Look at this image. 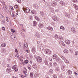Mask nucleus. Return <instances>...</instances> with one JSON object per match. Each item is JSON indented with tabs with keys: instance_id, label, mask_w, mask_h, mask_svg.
Listing matches in <instances>:
<instances>
[{
	"instance_id": "f257e3e1",
	"label": "nucleus",
	"mask_w": 78,
	"mask_h": 78,
	"mask_svg": "<svg viewBox=\"0 0 78 78\" xmlns=\"http://www.w3.org/2000/svg\"><path fill=\"white\" fill-rule=\"evenodd\" d=\"M37 59V62H42V59L41 58V57L40 56H38L36 58Z\"/></svg>"
},
{
	"instance_id": "f03ea898",
	"label": "nucleus",
	"mask_w": 78,
	"mask_h": 78,
	"mask_svg": "<svg viewBox=\"0 0 78 78\" xmlns=\"http://www.w3.org/2000/svg\"><path fill=\"white\" fill-rule=\"evenodd\" d=\"M23 10L27 13H28L30 12V9L28 8H23Z\"/></svg>"
},
{
	"instance_id": "7ed1b4c3",
	"label": "nucleus",
	"mask_w": 78,
	"mask_h": 78,
	"mask_svg": "<svg viewBox=\"0 0 78 78\" xmlns=\"http://www.w3.org/2000/svg\"><path fill=\"white\" fill-rule=\"evenodd\" d=\"M52 19L53 20L56 21V22H57L58 20V17H57L56 16H53Z\"/></svg>"
},
{
	"instance_id": "20e7f679",
	"label": "nucleus",
	"mask_w": 78,
	"mask_h": 78,
	"mask_svg": "<svg viewBox=\"0 0 78 78\" xmlns=\"http://www.w3.org/2000/svg\"><path fill=\"white\" fill-rule=\"evenodd\" d=\"M12 69H14V70H15L16 72H17V70H18L17 65L14 66L12 67Z\"/></svg>"
},
{
	"instance_id": "39448f33",
	"label": "nucleus",
	"mask_w": 78,
	"mask_h": 78,
	"mask_svg": "<svg viewBox=\"0 0 78 78\" xmlns=\"http://www.w3.org/2000/svg\"><path fill=\"white\" fill-rule=\"evenodd\" d=\"M51 51L49 49H47L45 51V53L47 55H50L51 53Z\"/></svg>"
},
{
	"instance_id": "423d86ee",
	"label": "nucleus",
	"mask_w": 78,
	"mask_h": 78,
	"mask_svg": "<svg viewBox=\"0 0 78 78\" xmlns=\"http://www.w3.org/2000/svg\"><path fill=\"white\" fill-rule=\"evenodd\" d=\"M57 5V3L55 1H53L51 2V5L52 6H56Z\"/></svg>"
},
{
	"instance_id": "0eeeda50",
	"label": "nucleus",
	"mask_w": 78,
	"mask_h": 78,
	"mask_svg": "<svg viewBox=\"0 0 78 78\" xmlns=\"http://www.w3.org/2000/svg\"><path fill=\"white\" fill-rule=\"evenodd\" d=\"M31 51L34 54L36 52V48L34 47H33L31 50Z\"/></svg>"
},
{
	"instance_id": "6e6552de",
	"label": "nucleus",
	"mask_w": 78,
	"mask_h": 78,
	"mask_svg": "<svg viewBox=\"0 0 78 78\" xmlns=\"http://www.w3.org/2000/svg\"><path fill=\"white\" fill-rule=\"evenodd\" d=\"M66 42L67 45H70V41L67 40H66Z\"/></svg>"
},
{
	"instance_id": "1a4fd4ad",
	"label": "nucleus",
	"mask_w": 78,
	"mask_h": 78,
	"mask_svg": "<svg viewBox=\"0 0 78 78\" xmlns=\"http://www.w3.org/2000/svg\"><path fill=\"white\" fill-rule=\"evenodd\" d=\"M44 62L45 63V64L47 66L48 64V60L47 59H45L44 61Z\"/></svg>"
},
{
	"instance_id": "9d476101",
	"label": "nucleus",
	"mask_w": 78,
	"mask_h": 78,
	"mask_svg": "<svg viewBox=\"0 0 78 78\" xmlns=\"http://www.w3.org/2000/svg\"><path fill=\"white\" fill-rule=\"evenodd\" d=\"M35 36L38 38H39V37H40V34H39L37 32L35 33Z\"/></svg>"
},
{
	"instance_id": "9b49d317",
	"label": "nucleus",
	"mask_w": 78,
	"mask_h": 78,
	"mask_svg": "<svg viewBox=\"0 0 78 78\" xmlns=\"http://www.w3.org/2000/svg\"><path fill=\"white\" fill-rule=\"evenodd\" d=\"M59 44L60 45H63V46H65V44H64V42L62 41H60L59 42Z\"/></svg>"
},
{
	"instance_id": "f8f14e48",
	"label": "nucleus",
	"mask_w": 78,
	"mask_h": 78,
	"mask_svg": "<svg viewBox=\"0 0 78 78\" xmlns=\"http://www.w3.org/2000/svg\"><path fill=\"white\" fill-rule=\"evenodd\" d=\"M53 66L54 67H56L58 65V63L56 62H55L53 63Z\"/></svg>"
},
{
	"instance_id": "ddd939ff",
	"label": "nucleus",
	"mask_w": 78,
	"mask_h": 78,
	"mask_svg": "<svg viewBox=\"0 0 78 78\" xmlns=\"http://www.w3.org/2000/svg\"><path fill=\"white\" fill-rule=\"evenodd\" d=\"M49 74H53V70L51 69H50L49 71Z\"/></svg>"
},
{
	"instance_id": "4468645a",
	"label": "nucleus",
	"mask_w": 78,
	"mask_h": 78,
	"mask_svg": "<svg viewBox=\"0 0 78 78\" xmlns=\"http://www.w3.org/2000/svg\"><path fill=\"white\" fill-rule=\"evenodd\" d=\"M60 3L62 6L65 5V2H64L63 1H61L60 2Z\"/></svg>"
},
{
	"instance_id": "2eb2a0df",
	"label": "nucleus",
	"mask_w": 78,
	"mask_h": 78,
	"mask_svg": "<svg viewBox=\"0 0 78 78\" xmlns=\"http://www.w3.org/2000/svg\"><path fill=\"white\" fill-rule=\"evenodd\" d=\"M65 16L66 17H68V18L70 17V14L69 13H66L65 14Z\"/></svg>"
},
{
	"instance_id": "dca6fc26",
	"label": "nucleus",
	"mask_w": 78,
	"mask_h": 78,
	"mask_svg": "<svg viewBox=\"0 0 78 78\" xmlns=\"http://www.w3.org/2000/svg\"><path fill=\"white\" fill-rule=\"evenodd\" d=\"M6 71L7 72H8V73H9L11 72V69H10L9 68H8L6 69Z\"/></svg>"
},
{
	"instance_id": "f3484780",
	"label": "nucleus",
	"mask_w": 78,
	"mask_h": 78,
	"mask_svg": "<svg viewBox=\"0 0 78 78\" xmlns=\"http://www.w3.org/2000/svg\"><path fill=\"white\" fill-rule=\"evenodd\" d=\"M71 31L72 32H73V33H76L75 29V28L73 27L71 28Z\"/></svg>"
},
{
	"instance_id": "a211bd4d",
	"label": "nucleus",
	"mask_w": 78,
	"mask_h": 78,
	"mask_svg": "<svg viewBox=\"0 0 78 78\" xmlns=\"http://www.w3.org/2000/svg\"><path fill=\"white\" fill-rule=\"evenodd\" d=\"M73 6L75 8V9L76 10H77L78 9V5H76L75 4H74L73 5Z\"/></svg>"
},
{
	"instance_id": "6ab92c4d",
	"label": "nucleus",
	"mask_w": 78,
	"mask_h": 78,
	"mask_svg": "<svg viewBox=\"0 0 78 78\" xmlns=\"http://www.w3.org/2000/svg\"><path fill=\"white\" fill-rule=\"evenodd\" d=\"M47 29H48V30H50L51 31H53V28L51 27H48Z\"/></svg>"
},
{
	"instance_id": "aec40b11",
	"label": "nucleus",
	"mask_w": 78,
	"mask_h": 78,
	"mask_svg": "<svg viewBox=\"0 0 78 78\" xmlns=\"http://www.w3.org/2000/svg\"><path fill=\"white\" fill-rule=\"evenodd\" d=\"M56 61L57 62H61V59L59 58H57Z\"/></svg>"
},
{
	"instance_id": "412c9836",
	"label": "nucleus",
	"mask_w": 78,
	"mask_h": 78,
	"mask_svg": "<svg viewBox=\"0 0 78 78\" xmlns=\"http://www.w3.org/2000/svg\"><path fill=\"white\" fill-rule=\"evenodd\" d=\"M6 43H2L1 44V46L2 47H6Z\"/></svg>"
},
{
	"instance_id": "4be33fe9",
	"label": "nucleus",
	"mask_w": 78,
	"mask_h": 78,
	"mask_svg": "<svg viewBox=\"0 0 78 78\" xmlns=\"http://www.w3.org/2000/svg\"><path fill=\"white\" fill-rule=\"evenodd\" d=\"M33 68L34 69H36L37 68V65L36 64H34L33 65Z\"/></svg>"
},
{
	"instance_id": "5701e85b",
	"label": "nucleus",
	"mask_w": 78,
	"mask_h": 78,
	"mask_svg": "<svg viewBox=\"0 0 78 78\" xmlns=\"http://www.w3.org/2000/svg\"><path fill=\"white\" fill-rule=\"evenodd\" d=\"M38 27H39L40 28H43L44 27V25L42 24H39L38 25Z\"/></svg>"
},
{
	"instance_id": "b1692460",
	"label": "nucleus",
	"mask_w": 78,
	"mask_h": 78,
	"mask_svg": "<svg viewBox=\"0 0 78 78\" xmlns=\"http://www.w3.org/2000/svg\"><path fill=\"white\" fill-rule=\"evenodd\" d=\"M31 12L33 14H36V11H34V10H31Z\"/></svg>"
},
{
	"instance_id": "393cba45",
	"label": "nucleus",
	"mask_w": 78,
	"mask_h": 78,
	"mask_svg": "<svg viewBox=\"0 0 78 78\" xmlns=\"http://www.w3.org/2000/svg\"><path fill=\"white\" fill-rule=\"evenodd\" d=\"M39 47H40V48L41 49V50L42 51H44V48L42 47V45H41L40 47L39 46Z\"/></svg>"
},
{
	"instance_id": "a878e982",
	"label": "nucleus",
	"mask_w": 78,
	"mask_h": 78,
	"mask_svg": "<svg viewBox=\"0 0 78 78\" xmlns=\"http://www.w3.org/2000/svg\"><path fill=\"white\" fill-rule=\"evenodd\" d=\"M40 14L42 16H44V12L42 11H40Z\"/></svg>"
},
{
	"instance_id": "bb28decb",
	"label": "nucleus",
	"mask_w": 78,
	"mask_h": 78,
	"mask_svg": "<svg viewBox=\"0 0 78 78\" xmlns=\"http://www.w3.org/2000/svg\"><path fill=\"white\" fill-rule=\"evenodd\" d=\"M56 58H57V55L54 54L53 56V59H56Z\"/></svg>"
},
{
	"instance_id": "cd10ccee",
	"label": "nucleus",
	"mask_w": 78,
	"mask_h": 78,
	"mask_svg": "<svg viewBox=\"0 0 78 78\" xmlns=\"http://www.w3.org/2000/svg\"><path fill=\"white\" fill-rule=\"evenodd\" d=\"M37 25V22L36 21H33V26H36Z\"/></svg>"
},
{
	"instance_id": "c85d7f7f",
	"label": "nucleus",
	"mask_w": 78,
	"mask_h": 78,
	"mask_svg": "<svg viewBox=\"0 0 78 78\" xmlns=\"http://www.w3.org/2000/svg\"><path fill=\"white\" fill-rule=\"evenodd\" d=\"M63 52L64 53H69V51L66 49H65L63 51Z\"/></svg>"
},
{
	"instance_id": "c756f323",
	"label": "nucleus",
	"mask_w": 78,
	"mask_h": 78,
	"mask_svg": "<svg viewBox=\"0 0 78 78\" xmlns=\"http://www.w3.org/2000/svg\"><path fill=\"white\" fill-rule=\"evenodd\" d=\"M35 19L36 20H37L38 21V22L40 21V19L37 17V16H36V17H35Z\"/></svg>"
},
{
	"instance_id": "7c9ffc66",
	"label": "nucleus",
	"mask_w": 78,
	"mask_h": 78,
	"mask_svg": "<svg viewBox=\"0 0 78 78\" xmlns=\"http://www.w3.org/2000/svg\"><path fill=\"white\" fill-rule=\"evenodd\" d=\"M68 75H71L72 74V71L69 70L68 71Z\"/></svg>"
},
{
	"instance_id": "2f4dec72",
	"label": "nucleus",
	"mask_w": 78,
	"mask_h": 78,
	"mask_svg": "<svg viewBox=\"0 0 78 78\" xmlns=\"http://www.w3.org/2000/svg\"><path fill=\"white\" fill-rule=\"evenodd\" d=\"M55 70L56 71H59V67H56L55 68Z\"/></svg>"
},
{
	"instance_id": "473e14b6",
	"label": "nucleus",
	"mask_w": 78,
	"mask_h": 78,
	"mask_svg": "<svg viewBox=\"0 0 78 78\" xmlns=\"http://www.w3.org/2000/svg\"><path fill=\"white\" fill-rule=\"evenodd\" d=\"M11 16L12 17H15V15H14V12H13L12 13V14H11Z\"/></svg>"
},
{
	"instance_id": "72a5a7b5",
	"label": "nucleus",
	"mask_w": 78,
	"mask_h": 78,
	"mask_svg": "<svg viewBox=\"0 0 78 78\" xmlns=\"http://www.w3.org/2000/svg\"><path fill=\"white\" fill-rule=\"evenodd\" d=\"M49 10L52 12H54V10H53V9L51 8H50L49 9Z\"/></svg>"
},
{
	"instance_id": "f704fd0d",
	"label": "nucleus",
	"mask_w": 78,
	"mask_h": 78,
	"mask_svg": "<svg viewBox=\"0 0 78 78\" xmlns=\"http://www.w3.org/2000/svg\"><path fill=\"white\" fill-rule=\"evenodd\" d=\"M60 29L64 30H65V28L63 26H61L60 27Z\"/></svg>"
},
{
	"instance_id": "c9c22d12",
	"label": "nucleus",
	"mask_w": 78,
	"mask_h": 78,
	"mask_svg": "<svg viewBox=\"0 0 78 78\" xmlns=\"http://www.w3.org/2000/svg\"><path fill=\"white\" fill-rule=\"evenodd\" d=\"M59 39L60 40V41H63V40H64V38H63V37H60V38Z\"/></svg>"
},
{
	"instance_id": "e433bc0d",
	"label": "nucleus",
	"mask_w": 78,
	"mask_h": 78,
	"mask_svg": "<svg viewBox=\"0 0 78 78\" xmlns=\"http://www.w3.org/2000/svg\"><path fill=\"white\" fill-rule=\"evenodd\" d=\"M35 7L36 8V9H38L39 8V6L37 5H35Z\"/></svg>"
},
{
	"instance_id": "4c0bfd02",
	"label": "nucleus",
	"mask_w": 78,
	"mask_h": 78,
	"mask_svg": "<svg viewBox=\"0 0 78 78\" xmlns=\"http://www.w3.org/2000/svg\"><path fill=\"white\" fill-rule=\"evenodd\" d=\"M73 1L74 3H78V0H73Z\"/></svg>"
},
{
	"instance_id": "58836bf2",
	"label": "nucleus",
	"mask_w": 78,
	"mask_h": 78,
	"mask_svg": "<svg viewBox=\"0 0 78 78\" xmlns=\"http://www.w3.org/2000/svg\"><path fill=\"white\" fill-rule=\"evenodd\" d=\"M65 23L66 24H68V23H69V21L68 20H66L65 21Z\"/></svg>"
},
{
	"instance_id": "ea45409f",
	"label": "nucleus",
	"mask_w": 78,
	"mask_h": 78,
	"mask_svg": "<svg viewBox=\"0 0 78 78\" xmlns=\"http://www.w3.org/2000/svg\"><path fill=\"white\" fill-rule=\"evenodd\" d=\"M30 76L31 78H33V74L32 73H30Z\"/></svg>"
},
{
	"instance_id": "a19ab883",
	"label": "nucleus",
	"mask_w": 78,
	"mask_h": 78,
	"mask_svg": "<svg viewBox=\"0 0 78 78\" xmlns=\"http://www.w3.org/2000/svg\"><path fill=\"white\" fill-rule=\"evenodd\" d=\"M5 3H4V5H3V7L4 8V9H5V8H6L7 7V6L6 5H5Z\"/></svg>"
},
{
	"instance_id": "79ce46f5",
	"label": "nucleus",
	"mask_w": 78,
	"mask_h": 78,
	"mask_svg": "<svg viewBox=\"0 0 78 78\" xmlns=\"http://www.w3.org/2000/svg\"><path fill=\"white\" fill-rule=\"evenodd\" d=\"M61 58H62V59L64 60H64H65L66 59V58H65V57H64L62 56H61Z\"/></svg>"
},
{
	"instance_id": "37998d69",
	"label": "nucleus",
	"mask_w": 78,
	"mask_h": 78,
	"mask_svg": "<svg viewBox=\"0 0 78 78\" xmlns=\"http://www.w3.org/2000/svg\"><path fill=\"white\" fill-rule=\"evenodd\" d=\"M49 64L50 65V66L51 67H53V64H52V63L51 62H50Z\"/></svg>"
},
{
	"instance_id": "c03bdc74",
	"label": "nucleus",
	"mask_w": 78,
	"mask_h": 78,
	"mask_svg": "<svg viewBox=\"0 0 78 78\" xmlns=\"http://www.w3.org/2000/svg\"><path fill=\"white\" fill-rule=\"evenodd\" d=\"M24 47L26 48H27V47H28V45H27V43L24 44Z\"/></svg>"
},
{
	"instance_id": "a18cd8bd",
	"label": "nucleus",
	"mask_w": 78,
	"mask_h": 78,
	"mask_svg": "<svg viewBox=\"0 0 78 78\" xmlns=\"http://www.w3.org/2000/svg\"><path fill=\"white\" fill-rule=\"evenodd\" d=\"M2 53H5L6 52V50L4 49H2Z\"/></svg>"
},
{
	"instance_id": "49530a36",
	"label": "nucleus",
	"mask_w": 78,
	"mask_h": 78,
	"mask_svg": "<svg viewBox=\"0 0 78 78\" xmlns=\"http://www.w3.org/2000/svg\"><path fill=\"white\" fill-rule=\"evenodd\" d=\"M75 55H78V51H76L75 52Z\"/></svg>"
},
{
	"instance_id": "de8ad7c7",
	"label": "nucleus",
	"mask_w": 78,
	"mask_h": 78,
	"mask_svg": "<svg viewBox=\"0 0 78 78\" xmlns=\"http://www.w3.org/2000/svg\"><path fill=\"white\" fill-rule=\"evenodd\" d=\"M65 62H66V63H67L68 64V63H69V61H67V60H66V59H65V60H64Z\"/></svg>"
},
{
	"instance_id": "09e8293b",
	"label": "nucleus",
	"mask_w": 78,
	"mask_h": 78,
	"mask_svg": "<svg viewBox=\"0 0 78 78\" xmlns=\"http://www.w3.org/2000/svg\"><path fill=\"white\" fill-rule=\"evenodd\" d=\"M6 9V10L5 11H6V12H9V11H10V9H7V8Z\"/></svg>"
},
{
	"instance_id": "8fccbe9b",
	"label": "nucleus",
	"mask_w": 78,
	"mask_h": 78,
	"mask_svg": "<svg viewBox=\"0 0 78 78\" xmlns=\"http://www.w3.org/2000/svg\"><path fill=\"white\" fill-rule=\"evenodd\" d=\"M15 8L16 9H17V8H18V5H16L15 6Z\"/></svg>"
},
{
	"instance_id": "3c124183",
	"label": "nucleus",
	"mask_w": 78,
	"mask_h": 78,
	"mask_svg": "<svg viewBox=\"0 0 78 78\" xmlns=\"http://www.w3.org/2000/svg\"><path fill=\"white\" fill-rule=\"evenodd\" d=\"M0 17H1V18H3V15L1 13H0Z\"/></svg>"
},
{
	"instance_id": "603ef678",
	"label": "nucleus",
	"mask_w": 78,
	"mask_h": 78,
	"mask_svg": "<svg viewBox=\"0 0 78 78\" xmlns=\"http://www.w3.org/2000/svg\"><path fill=\"white\" fill-rule=\"evenodd\" d=\"M16 1L18 3H21V0H16Z\"/></svg>"
},
{
	"instance_id": "864d4df0",
	"label": "nucleus",
	"mask_w": 78,
	"mask_h": 78,
	"mask_svg": "<svg viewBox=\"0 0 78 78\" xmlns=\"http://www.w3.org/2000/svg\"><path fill=\"white\" fill-rule=\"evenodd\" d=\"M11 31L12 33H14V32H15V30H14L12 29H11Z\"/></svg>"
},
{
	"instance_id": "5fc2aeb1",
	"label": "nucleus",
	"mask_w": 78,
	"mask_h": 78,
	"mask_svg": "<svg viewBox=\"0 0 78 78\" xmlns=\"http://www.w3.org/2000/svg\"><path fill=\"white\" fill-rule=\"evenodd\" d=\"M20 33L21 35H23V32L22 31H20Z\"/></svg>"
},
{
	"instance_id": "6e6d98bb",
	"label": "nucleus",
	"mask_w": 78,
	"mask_h": 78,
	"mask_svg": "<svg viewBox=\"0 0 78 78\" xmlns=\"http://www.w3.org/2000/svg\"><path fill=\"white\" fill-rule=\"evenodd\" d=\"M6 17V20L7 21V22H9V20H8V17H7V16Z\"/></svg>"
},
{
	"instance_id": "4d7b16f0",
	"label": "nucleus",
	"mask_w": 78,
	"mask_h": 78,
	"mask_svg": "<svg viewBox=\"0 0 78 78\" xmlns=\"http://www.w3.org/2000/svg\"><path fill=\"white\" fill-rule=\"evenodd\" d=\"M29 19H30V20H32L33 19V17H32V16H31L30 17H29Z\"/></svg>"
},
{
	"instance_id": "13d9d810",
	"label": "nucleus",
	"mask_w": 78,
	"mask_h": 78,
	"mask_svg": "<svg viewBox=\"0 0 78 78\" xmlns=\"http://www.w3.org/2000/svg\"><path fill=\"white\" fill-rule=\"evenodd\" d=\"M12 78H18V77L17 76H14Z\"/></svg>"
},
{
	"instance_id": "bf43d9fd",
	"label": "nucleus",
	"mask_w": 78,
	"mask_h": 78,
	"mask_svg": "<svg viewBox=\"0 0 78 78\" xmlns=\"http://www.w3.org/2000/svg\"><path fill=\"white\" fill-rule=\"evenodd\" d=\"M62 70H63V71L64 70V68L63 67H62Z\"/></svg>"
},
{
	"instance_id": "052dcab7",
	"label": "nucleus",
	"mask_w": 78,
	"mask_h": 78,
	"mask_svg": "<svg viewBox=\"0 0 78 78\" xmlns=\"http://www.w3.org/2000/svg\"><path fill=\"white\" fill-rule=\"evenodd\" d=\"M25 63L26 64H27V63H28V61H25Z\"/></svg>"
},
{
	"instance_id": "680f3d73",
	"label": "nucleus",
	"mask_w": 78,
	"mask_h": 78,
	"mask_svg": "<svg viewBox=\"0 0 78 78\" xmlns=\"http://www.w3.org/2000/svg\"><path fill=\"white\" fill-rule=\"evenodd\" d=\"M26 52L27 53H29V51H28V50L27 49L26 50Z\"/></svg>"
},
{
	"instance_id": "e2e57ef3",
	"label": "nucleus",
	"mask_w": 78,
	"mask_h": 78,
	"mask_svg": "<svg viewBox=\"0 0 78 78\" xmlns=\"http://www.w3.org/2000/svg\"><path fill=\"white\" fill-rule=\"evenodd\" d=\"M55 39H56V38H58V35H56L55 36Z\"/></svg>"
},
{
	"instance_id": "0e129e2a",
	"label": "nucleus",
	"mask_w": 78,
	"mask_h": 78,
	"mask_svg": "<svg viewBox=\"0 0 78 78\" xmlns=\"http://www.w3.org/2000/svg\"><path fill=\"white\" fill-rule=\"evenodd\" d=\"M2 29L3 30H4H4H5V27H3L2 28Z\"/></svg>"
},
{
	"instance_id": "69168bd1",
	"label": "nucleus",
	"mask_w": 78,
	"mask_h": 78,
	"mask_svg": "<svg viewBox=\"0 0 78 78\" xmlns=\"http://www.w3.org/2000/svg\"><path fill=\"white\" fill-rule=\"evenodd\" d=\"M27 74H25V75H24V77H27Z\"/></svg>"
},
{
	"instance_id": "338daca9",
	"label": "nucleus",
	"mask_w": 78,
	"mask_h": 78,
	"mask_svg": "<svg viewBox=\"0 0 78 78\" xmlns=\"http://www.w3.org/2000/svg\"><path fill=\"white\" fill-rule=\"evenodd\" d=\"M53 76V77H54V78H57V77H56V76H55V75H54Z\"/></svg>"
},
{
	"instance_id": "774afa93",
	"label": "nucleus",
	"mask_w": 78,
	"mask_h": 78,
	"mask_svg": "<svg viewBox=\"0 0 78 78\" xmlns=\"http://www.w3.org/2000/svg\"><path fill=\"white\" fill-rule=\"evenodd\" d=\"M76 20L77 21V22H78V17H77V19H76Z\"/></svg>"
}]
</instances>
